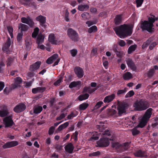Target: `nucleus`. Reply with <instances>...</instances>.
Segmentation results:
<instances>
[{
  "label": "nucleus",
  "instance_id": "obj_1",
  "mask_svg": "<svg viewBox=\"0 0 158 158\" xmlns=\"http://www.w3.org/2000/svg\"><path fill=\"white\" fill-rule=\"evenodd\" d=\"M133 26L126 24L122 25L114 29L116 34L120 38H124L130 35L132 31Z\"/></svg>",
  "mask_w": 158,
  "mask_h": 158
},
{
  "label": "nucleus",
  "instance_id": "obj_2",
  "mask_svg": "<svg viewBox=\"0 0 158 158\" xmlns=\"http://www.w3.org/2000/svg\"><path fill=\"white\" fill-rule=\"evenodd\" d=\"M149 104L147 101L142 99L136 100L133 104L135 109L136 111H142L146 110L149 107Z\"/></svg>",
  "mask_w": 158,
  "mask_h": 158
},
{
  "label": "nucleus",
  "instance_id": "obj_3",
  "mask_svg": "<svg viewBox=\"0 0 158 158\" xmlns=\"http://www.w3.org/2000/svg\"><path fill=\"white\" fill-rule=\"evenodd\" d=\"M152 108H149L146 110L143 117L139 121V124L137 126V127L142 128L147 125L152 114Z\"/></svg>",
  "mask_w": 158,
  "mask_h": 158
},
{
  "label": "nucleus",
  "instance_id": "obj_4",
  "mask_svg": "<svg viewBox=\"0 0 158 158\" xmlns=\"http://www.w3.org/2000/svg\"><path fill=\"white\" fill-rule=\"evenodd\" d=\"M118 105L117 110L118 111V114L119 116L122 115L123 114H125L126 113V110L128 108V104L125 102H120L118 101Z\"/></svg>",
  "mask_w": 158,
  "mask_h": 158
},
{
  "label": "nucleus",
  "instance_id": "obj_5",
  "mask_svg": "<svg viewBox=\"0 0 158 158\" xmlns=\"http://www.w3.org/2000/svg\"><path fill=\"white\" fill-rule=\"evenodd\" d=\"M67 34L69 37L72 41L77 42L79 40V37L76 31L72 28H69L67 31Z\"/></svg>",
  "mask_w": 158,
  "mask_h": 158
},
{
  "label": "nucleus",
  "instance_id": "obj_6",
  "mask_svg": "<svg viewBox=\"0 0 158 158\" xmlns=\"http://www.w3.org/2000/svg\"><path fill=\"white\" fill-rule=\"evenodd\" d=\"M130 143L126 142L122 144H119L118 142L112 143V147L116 149H121L122 151L127 150L129 147Z\"/></svg>",
  "mask_w": 158,
  "mask_h": 158
},
{
  "label": "nucleus",
  "instance_id": "obj_7",
  "mask_svg": "<svg viewBox=\"0 0 158 158\" xmlns=\"http://www.w3.org/2000/svg\"><path fill=\"white\" fill-rule=\"evenodd\" d=\"M152 27L147 21L144 20L140 25V28L143 31L146 30L149 32H152Z\"/></svg>",
  "mask_w": 158,
  "mask_h": 158
},
{
  "label": "nucleus",
  "instance_id": "obj_8",
  "mask_svg": "<svg viewBox=\"0 0 158 158\" xmlns=\"http://www.w3.org/2000/svg\"><path fill=\"white\" fill-rule=\"evenodd\" d=\"M110 143L109 139L107 138H103L100 139L99 141L97 142L98 146L101 147H104L108 146Z\"/></svg>",
  "mask_w": 158,
  "mask_h": 158
},
{
  "label": "nucleus",
  "instance_id": "obj_9",
  "mask_svg": "<svg viewBox=\"0 0 158 158\" xmlns=\"http://www.w3.org/2000/svg\"><path fill=\"white\" fill-rule=\"evenodd\" d=\"M12 115H11L5 117L3 119V121L5 123L6 127H11L14 124V123L12 119Z\"/></svg>",
  "mask_w": 158,
  "mask_h": 158
},
{
  "label": "nucleus",
  "instance_id": "obj_10",
  "mask_svg": "<svg viewBox=\"0 0 158 158\" xmlns=\"http://www.w3.org/2000/svg\"><path fill=\"white\" fill-rule=\"evenodd\" d=\"M26 108V106L23 103H20L15 107L13 110L15 113H19L24 111Z\"/></svg>",
  "mask_w": 158,
  "mask_h": 158
},
{
  "label": "nucleus",
  "instance_id": "obj_11",
  "mask_svg": "<svg viewBox=\"0 0 158 158\" xmlns=\"http://www.w3.org/2000/svg\"><path fill=\"white\" fill-rule=\"evenodd\" d=\"M21 20L23 23L28 24L31 27H33L34 25V23L29 16L27 18L22 17Z\"/></svg>",
  "mask_w": 158,
  "mask_h": 158
},
{
  "label": "nucleus",
  "instance_id": "obj_12",
  "mask_svg": "<svg viewBox=\"0 0 158 158\" xmlns=\"http://www.w3.org/2000/svg\"><path fill=\"white\" fill-rule=\"evenodd\" d=\"M35 19L37 21L40 22V24L42 27H43L44 28H46L47 25L45 24L46 20L45 17L40 15L37 17Z\"/></svg>",
  "mask_w": 158,
  "mask_h": 158
},
{
  "label": "nucleus",
  "instance_id": "obj_13",
  "mask_svg": "<svg viewBox=\"0 0 158 158\" xmlns=\"http://www.w3.org/2000/svg\"><path fill=\"white\" fill-rule=\"evenodd\" d=\"M126 61L128 67L134 71H135L136 70V67L132 59L130 58H127L126 60Z\"/></svg>",
  "mask_w": 158,
  "mask_h": 158
},
{
  "label": "nucleus",
  "instance_id": "obj_14",
  "mask_svg": "<svg viewBox=\"0 0 158 158\" xmlns=\"http://www.w3.org/2000/svg\"><path fill=\"white\" fill-rule=\"evenodd\" d=\"M18 144V142L17 141H12L6 143L2 147L4 149H6L14 147Z\"/></svg>",
  "mask_w": 158,
  "mask_h": 158
},
{
  "label": "nucleus",
  "instance_id": "obj_15",
  "mask_svg": "<svg viewBox=\"0 0 158 158\" xmlns=\"http://www.w3.org/2000/svg\"><path fill=\"white\" fill-rule=\"evenodd\" d=\"M74 71L77 77L79 78H81L84 75V72L82 69L79 67L75 68Z\"/></svg>",
  "mask_w": 158,
  "mask_h": 158
},
{
  "label": "nucleus",
  "instance_id": "obj_16",
  "mask_svg": "<svg viewBox=\"0 0 158 158\" xmlns=\"http://www.w3.org/2000/svg\"><path fill=\"white\" fill-rule=\"evenodd\" d=\"M15 83L12 84V88L15 89L19 86V85L22 82V80L20 77H17L15 79Z\"/></svg>",
  "mask_w": 158,
  "mask_h": 158
},
{
  "label": "nucleus",
  "instance_id": "obj_17",
  "mask_svg": "<svg viewBox=\"0 0 158 158\" xmlns=\"http://www.w3.org/2000/svg\"><path fill=\"white\" fill-rule=\"evenodd\" d=\"M41 63L40 61L36 62L35 63L30 65L29 70L32 71H35L39 68Z\"/></svg>",
  "mask_w": 158,
  "mask_h": 158
},
{
  "label": "nucleus",
  "instance_id": "obj_18",
  "mask_svg": "<svg viewBox=\"0 0 158 158\" xmlns=\"http://www.w3.org/2000/svg\"><path fill=\"white\" fill-rule=\"evenodd\" d=\"M64 148L66 152L71 154L73 153L74 147L72 143H69L65 146Z\"/></svg>",
  "mask_w": 158,
  "mask_h": 158
},
{
  "label": "nucleus",
  "instance_id": "obj_19",
  "mask_svg": "<svg viewBox=\"0 0 158 158\" xmlns=\"http://www.w3.org/2000/svg\"><path fill=\"white\" fill-rule=\"evenodd\" d=\"M11 45V40L10 37H8L5 44L2 48V50L4 52H8V48Z\"/></svg>",
  "mask_w": 158,
  "mask_h": 158
},
{
  "label": "nucleus",
  "instance_id": "obj_20",
  "mask_svg": "<svg viewBox=\"0 0 158 158\" xmlns=\"http://www.w3.org/2000/svg\"><path fill=\"white\" fill-rule=\"evenodd\" d=\"M115 95L114 94H112L110 95H108L105 97L103 100L105 103H109L112 101L114 98Z\"/></svg>",
  "mask_w": 158,
  "mask_h": 158
},
{
  "label": "nucleus",
  "instance_id": "obj_21",
  "mask_svg": "<svg viewBox=\"0 0 158 158\" xmlns=\"http://www.w3.org/2000/svg\"><path fill=\"white\" fill-rule=\"evenodd\" d=\"M98 88H92L90 87H85L83 88V92L84 93L88 92L89 94H91L96 90Z\"/></svg>",
  "mask_w": 158,
  "mask_h": 158
},
{
  "label": "nucleus",
  "instance_id": "obj_22",
  "mask_svg": "<svg viewBox=\"0 0 158 158\" xmlns=\"http://www.w3.org/2000/svg\"><path fill=\"white\" fill-rule=\"evenodd\" d=\"M81 85V82L80 81H73L70 83L69 87L70 88H72L77 86H80Z\"/></svg>",
  "mask_w": 158,
  "mask_h": 158
},
{
  "label": "nucleus",
  "instance_id": "obj_23",
  "mask_svg": "<svg viewBox=\"0 0 158 158\" xmlns=\"http://www.w3.org/2000/svg\"><path fill=\"white\" fill-rule=\"evenodd\" d=\"M55 37L54 34H51L49 35L48 37V40L52 44H57V41L55 40Z\"/></svg>",
  "mask_w": 158,
  "mask_h": 158
},
{
  "label": "nucleus",
  "instance_id": "obj_24",
  "mask_svg": "<svg viewBox=\"0 0 158 158\" xmlns=\"http://www.w3.org/2000/svg\"><path fill=\"white\" fill-rule=\"evenodd\" d=\"M18 28L19 29L21 28L20 30L21 32L23 33V31H26L27 30L28 27L25 24L20 23L19 25Z\"/></svg>",
  "mask_w": 158,
  "mask_h": 158
},
{
  "label": "nucleus",
  "instance_id": "obj_25",
  "mask_svg": "<svg viewBox=\"0 0 158 158\" xmlns=\"http://www.w3.org/2000/svg\"><path fill=\"white\" fill-rule=\"evenodd\" d=\"M134 154L136 156L141 157H144L146 156L145 152L143 151H142L141 150H139L135 152Z\"/></svg>",
  "mask_w": 158,
  "mask_h": 158
},
{
  "label": "nucleus",
  "instance_id": "obj_26",
  "mask_svg": "<svg viewBox=\"0 0 158 158\" xmlns=\"http://www.w3.org/2000/svg\"><path fill=\"white\" fill-rule=\"evenodd\" d=\"M8 110L7 109L2 110H0V117H6L9 114Z\"/></svg>",
  "mask_w": 158,
  "mask_h": 158
},
{
  "label": "nucleus",
  "instance_id": "obj_27",
  "mask_svg": "<svg viewBox=\"0 0 158 158\" xmlns=\"http://www.w3.org/2000/svg\"><path fill=\"white\" fill-rule=\"evenodd\" d=\"M137 47L136 44L131 45L128 48L127 51L128 53L131 54L134 51Z\"/></svg>",
  "mask_w": 158,
  "mask_h": 158
},
{
  "label": "nucleus",
  "instance_id": "obj_28",
  "mask_svg": "<svg viewBox=\"0 0 158 158\" xmlns=\"http://www.w3.org/2000/svg\"><path fill=\"white\" fill-rule=\"evenodd\" d=\"M89 6L87 5H80L78 6V9L81 11L86 10L89 9Z\"/></svg>",
  "mask_w": 158,
  "mask_h": 158
},
{
  "label": "nucleus",
  "instance_id": "obj_29",
  "mask_svg": "<svg viewBox=\"0 0 158 158\" xmlns=\"http://www.w3.org/2000/svg\"><path fill=\"white\" fill-rule=\"evenodd\" d=\"M89 96V94L87 93L81 95L78 97V100L80 101H81L86 99L88 98Z\"/></svg>",
  "mask_w": 158,
  "mask_h": 158
},
{
  "label": "nucleus",
  "instance_id": "obj_30",
  "mask_svg": "<svg viewBox=\"0 0 158 158\" xmlns=\"http://www.w3.org/2000/svg\"><path fill=\"white\" fill-rule=\"evenodd\" d=\"M44 37L43 35H39L37 38L36 43L39 45L44 41Z\"/></svg>",
  "mask_w": 158,
  "mask_h": 158
},
{
  "label": "nucleus",
  "instance_id": "obj_31",
  "mask_svg": "<svg viewBox=\"0 0 158 158\" xmlns=\"http://www.w3.org/2000/svg\"><path fill=\"white\" fill-rule=\"evenodd\" d=\"M123 79L125 80H128L132 78V74L129 72L125 73L123 75Z\"/></svg>",
  "mask_w": 158,
  "mask_h": 158
},
{
  "label": "nucleus",
  "instance_id": "obj_32",
  "mask_svg": "<svg viewBox=\"0 0 158 158\" xmlns=\"http://www.w3.org/2000/svg\"><path fill=\"white\" fill-rule=\"evenodd\" d=\"M122 20V17L120 15H116L114 19L115 23L116 25H118L120 24Z\"/></svg>",
  "mask_w": 158,
  "mask_h": 158
},
{
  "label": "nucleus",
  "instance_id": "obj_33",
  "mask_svg": "<svg viewBox=\"0 0 158 158\" xmlns=\"http://www.w3.org/2000/svg\"><path fill=\"white\" fill-rule=\"evenodd\" d=\"M106 113L108 116L113 115L117 113V111L112 109H108L106 110Z\"/></svg>",
  "mask_w": 158,
  "mask_h": 158
},
{
  "label": "nucleus",
  "instance_id": "obj_34",
  "mask_svg": "<svg viewBox=\"0 0 158 158\" xmlns=\"http://www.w3.org/2000/svg\"><path fill=\"white\" fill-rule=\"evenodd\" d=\"M88 106V104L84 103L79 105V108L80 110H84L87 108Z\"/></svg>",
  "mask_w": 158,
  "mask_h": 158
},
{
  "label": "nucleus",
  "instance_id": "obj_35",
  "mask_svg": "<svg viewBox=\"0 0 158 158\" xmlns=\"http://www.w3.org/2000/svg\"><path fill=\"white\" fill-rule=\"evenodd\" d=\"M152 40L151 38H149L145 42H144L142 45V48L144 49L146 48L152 41Z\"/></svg>",
  "mask_w": 158,
  "mask_h": 158
},
{
  "label": "nucleus",
  "instance_id": "obj_36",
  "mask_svg": "<svg viewBox=\"0 0 158 158\" xmlns=\"http://www.w3.org/2000/svg\"><path fill=\"white\" fill-rule=\"evenodd\" d=\"M43 108L41 106H38L35 107L34 110V113L38 114L40 113L42 110Z\"/></svg>",
  "mask_w": 158,
  "mask_h": 158
},
{
  "label": "nucleus",
  "instance_id": "obj_37",
  "mask_svg": "<svg viewBox=\"0 0 158 158\" xmlns=\"http://www.w3.org/2000/svg\"><path fill=\"white\" fill-rule=\"evenodd\" d=\"M97 31V27L96 26H93L90 27L88 30V32L89 33H91L92 32H94Z\"/></svg>",
  "mask_w": 158,
  "mask_h": 158
},
{
  "label": "nucleus",
  "instance_id": "obj_38",
  "mask_svg": "<svg viewBox=\"0 0 158 158\" xmlns=\"http://www.w3.org/2000/svg\"><path fill=\"white\" fill-rule=\"evenodd\" d=\"M138 127H137V126H136L132 129L131 130L133 135H135L139 133V131L137 130V128Z\"/></svg>",
  "mask_w": 158,
  "mask_h": 158
},
{
  "label": "nucleus",
  "instance_id": "obj_39",
  "mask_svg": "<svg viewBox=\"0 0 158 158\" xmlns=\"http://www.w3.org/2000/svg\"><path fill=\"white\" fill-rule=\"evenodd\" d=\"M82 17L84 19H88L90 18V16L88 13L85 12L81 15Z\"/></svg>",
  "mask_w": 158,
  "mask_h": 158
},
{
  "label": "nucleus",
  "instance_id": "obj_40",
  "mask_svg": "<svg viewBox=\"0 0 158 158\" xmlns=\"http://www.w3.org/2000/svg\"><path fill=\"white\" fill-rule=\"evenodd\" d=\"M128 89L127 87H125L122 90H118L117 92V94L118 96H119L120 94H123L126 93L127 90Z\"/></svg>",
  "mask_w": 158,
  "mask_h": 158
},
{
  "label": "nucleus",
  "instance_id": "obj_41",
  "mask_svg": "<svg viewBox=\"0 0 158 158\" xmlns=\"http://www.w3.org/2000/svg\"><path fill=\"white\" fill-rule=\"evenodd\" d=\"M103 102L102 101H99L97 103L96 105L94 107V110H95L98 109L102 106Z\"/></svg>",
  "mask_w": 158,
  "mask_h": 158
},
{
  "label": "nucleus",
  "instance_id": "obj_42",
  "mask_svg": "<svg viewBox=\"0 0 158 158\" xmlns=\"http://www.w3.org/2000/svg\"><path fill=\"white\" fill-rule=\"evenodd\" d=\"M134 94V92L132 90H131L129 91L125 95V98H128L131 97Z\"/></svg>",
  "mask_w": 158,
  "mask_h": 158
},
{
  "label": "nucleus",
  "instance_id": "obj_43",
  "mask_svg": "<svg viewBox=\"0 0 158 158\" xmlns=\"http://www.w3.org/2000/svg\"><path fill=\"white\" fill-rule=\"evenodd\" d=\"M7 29L10 33V36L11 38L13 37V28L12 27L8 26L7 27Z\"/></svg>",
  "mask_w": 158,
  "mask_h": 158
},
{
  "label": "nucleus",
  "instance_id": "obj_44",
  "mask_svg": "<svg viewBox=\"0 0 158 158\" xmlns=\"http://www.w3.org/2000/svg\"><path fill=\"white\" fill-rule=\"evenodd\" d=\"M12 88V87L8 88L7 87H6L3 90V92L4 94H8L12 90V89H13Z\"/></svg>",
  "mask_w": 158,
  "mask_h": 158
},
{
  "label": "nucleus",
  "instance_id": "obj_45",
  "mask_svg": "<svg viewBox=\"0 0 158 158\" xmlns=\"http://www.w3.org/2000/svg\"><path fill=\"white\" fill-rule=\"evenodd\" d=\"M154 69H150L148 73V76L149 77H152L154 73Z\"/></svg>",
  "mask_w": 158,
  "mask_h": 158
},
{
  "label": "nucleus",
  "instance_id": "obj_46",
  "mask_svg": "<svg viewBox=\"0 0 158 158\" xmlns=\"http://www.w3.org/2000/svg\"><path fill=\"white\" fill-rule=\"evenodd\" d=\"M25 45L26 46V49L27 51H29L31 48V44L28 41H26Z\"/></svg>",
  "mask_w": 158,
  "mask_h": 158
},
{
  "label": "nucleus",
  "instance_id": "obj_47",
  "mask_svg": "<svg viewBox=\"0 0 158 158\" xmlns=\"http://www.w3.org/2000/svg\"><path fill=\"white\" fill-rule=\"evenodd\" d=\"M70 52L72 56L73 57H74L77 54V51L76 49H73L70 51Z\"/></svg>",
  "mask_w": 158,
  "mask_h": 158
},
{
  "label": "nucleus",
  "instance_id": "obj_48",
  "mask_svg": "<svg viewBox=\"0 0 158 158\" xmlns=\"http://www.w3.org/2000/svg\"><path fill=\"white\" fill-rule=\"evenodd\" d=\"M55 103V98H52L51 99L50 101V107H52Z\"/></svg>",
  "mask_w": 158,
  "mask_h": 158
},
{
  "label": "nucleus",
  "instance_id": "obj_49",
  "mask_svg": "<svg viewBox=\"0 0 158 158\" xmlns=\"http://www.w3.org/2000/svg\"><path fill=\"white\" fill-rule=\"evenodd\" d=\"M66 115V114H60L59 117L56 118V120L57 121L61 120L64 118Z\"/></svg>",
  "mask_w": 158,
  "mask_h": 158
},
{
  "label": "nucleus",
  "instance_id": "obj_50",
  "mask_svg": "<svg viewBox=\"0 0 158 158\" xmlns=\"http://www.w3.org/2000/svg\"><path fill=\"white\" fill-rule=\"evenodd\" d=\"M149 23H150V24H151V25L153 27V23L155 22V20L152 17H149L148 19V21Z\"/></svg>",
  "mask_w": 158,
  "mask_h": 158
},
{
  "label": "nucleus",
  "instance_id": "obj_51",
  "mask_svg": "<svg viewBox=\"0 0 158 158\" xmlns=\"http://www.w3.org/2000/svg\"><path fill=\"white\" fill-rule=\"evenodd\" d=\"M144 0H136V4L137 7H139L142 5Z\"/></svg>",
  "mask_w": 158,
  "mask_h": 158
},
{
  "label": "nucleus",
  "instance_id": "obj_52",
  "mask_svg": "<svg viewBox=\"0 0 158 158\" xmlns=\"http://www.w3.org/2000/svg\"><path fill=\"white\" fill-rule=\"evenodd\" d=\"M69 13L67 10H66L65 11V19L67 22H69Z\"/></svg>",
  "mask_w": 158,
  "mask_h": 158
},
{
  "label": "nucleus",
  "instance_id": "obj_53",
  "mask_svg": "<svg viewBox=\"0 0 158 158\" xmlns=\"http://www.w3.org/2000/svg\"><path fill=\"white\" fill-rule=\"evenodd\" d=\"M102 135H106L107 136H110L111 135L110 132L109 130H105L102 133Z\"/></svg>",
  "mask_w": 158,
  "mask_h": 158
},
{
  "label": "nucleus",
  "instance_id": "obj_54",
  "mask_svg": "<svg viewBox=\"0 0 158 158\" xmlns=\"http://www.w3.org/2000/svg\"><path fill=\"white\" fill-rule=\"evenodd\" d=\"M62 77H61L58 80L54 83V85L55 86L59 85L60 83L62 81Z\"/></svg>",
  "mask_w": 158,
  "mask_h": 158
},
{
  "label": "nucleus",
  "instance_id": "obj_55",
  "mask_svg": "<svg viewBox=\"0 0 158 158\" xmlns=\"http://www.w3.org/2000/svg\"><path fill=\"white\" fill-rule=\"evenodd\" d=\"M62 146L56 144L55 146V148L58 151H61L62 150Z\"/></svg>",
  "mask_w": 158,
  "mask_h": 158
},
{
  "label": "nucleus",
  "instance_id": "obj_56",
  "mask_svg": "<svg viewBox=\"0 0 158 158\" xmlns=\"http://www.w3.org/2000/svg\"><path fill=\"white\" fill-rule=\"evenodd\" d=\"M55 129V127L53 126H52L51 127H50L48 131L49 135H51L53 134V133L54 132Z\"/></svg>",
  "mask_w": 158,
  "mask_h": 158
},
{
  "label": "nucleus",
  "instance_id": "obj_57",
  "mask_svg": "<svg viewBox=\"0 0 158 158\" xmlns=\"http://www.w3.org/2000/svg\"><path fill=\"white\" fill-rule=\"evenodd\" d=\"M23 35V33H19L18 34L17 37V40L19 42L22 39V36Z\"/></svg>",
  "mask_w": 158,
  "mask_h": 158
},
{
  "label": "nucleus",
  "instance_id": "obj_58",
  "mask_svg": "<svg viewBox=\"0 0 158 158\" xmlns=\"http://www.w3.org/2000/svg\"><path fill=\"white\" fill-rule=\"evenodd\" d=\"M8 62L7 63V66H10L11 64L12 63L13 61V59L11 57H9L8 58Z\"/></svg>",
  "mask_w": 158,
  "mask_h": 158
},
{
  "label": "nucleus",
  "instance_id": "obj_59",
  "mask_svg": "<svg viewBox=\"0 0 158 158\" xmlns=\"http://www.w3.org/2000/svg\"><path fill=\"white\" fill-rule=\"evenodd\" d=\"M5 66V64L3 61L0 62V73H2L3 71V67Z\"/></svg>",
  "mask_w": 158,
  "mask_h": 158
},
{
  "label": "nucleus",
  "instance_id": "obj_60",
  "mask_svg": "<svg viewBox=\"0 0 158 158\" xmlns=\"http://www.w3.org/2000/svg\"><path fill=\"white\" fill-rule=\"evenodd\" d=\"M97 48H93L91 51V55L93 56H95L97 52Z\"/></svg>",
  "mask_w": 158,
  "mask_h": 158
},
{
  "label": "nucleus",
  "instance_id": "obj_61",
  "mask_svg": "<svg viewBox=\"0 0 158 158\" xmlns=\"http://www.w3.org/2000/svg\"><path fill=\"white\" fill-rule=\"evenodd\" d=\"M100 154V152L99 151H97L96 152H94L93 153L90 154L89 155V156H98Z\"/></svg>",
  "mask_w": 158,
  "mask_h": 158
},
{
  "label": "nucleus",
  "instance_id": "obj_62",
  "mask_svg": "<svg viewBox=\"0 0 158 158\" xmlns=\"http://www.w3.org/2000/svg\"><path fill=\"white\" fill-rule=\"evenodd\" d=\"M76 115L73 112H71V113L68 115L67 118L68 119H71L72 118L75 117Z\"/></svg>",
  "mask_w": 158,
  "mask_h": 158
},
{
  "label": "nucleus",
  "instance_id": "obj_63",
  "mask_svg": "<svg viewBox=\"0 0 158 158\" xmlns=\"http://www.w3.org/2000/svg\"><path fill=\"white\" fill-rule=\"evenodd\" d=\"M58 57V55L57 54H55L51 56L52 59L53 61H55Z\"/></svg>",
  "mask_w": 158,
  "mask_h": 158
},
{
  "label": "nucleus",
  "instance_id": "obj_64",
  "mask_svg": "<svg viewBox=\"0 0 158 158\" xmlns=\"http://www.w3.org/2000/svg\"><path fill=\"white\" fill-rule=\"evenodd\" d=\"M117 56L119 58H121L123 55V52H122L117 51L115 53Z\"/></svg>",
  "mask_w": 158,
  "mask_h": 158
}]
</instances>
